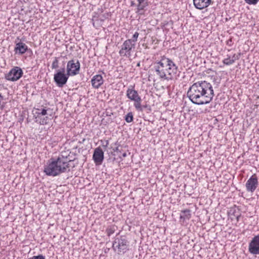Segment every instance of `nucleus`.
<instances>
[{
	"instance_id": "nucleus-22",
	"label": "nucleus",
	"mask_w": 259,
	"mask_h": 259,
	"mask_svg": "<svg viewBox=\"0 0 259 259\" xmlns=\"http://www.w3.org/2000/svg\"><path fill=\"white\" fill-rule=\"evenodd\" d=\"M237 210L235 207L231 208L228 212V214L235 217L238 214L237 212L239 213V209H237Z\"/></svg>"
},
{
	"instance_id": "nucleus-23",
	"label": "nucleus",
	"mask_w": 259,
	"mask_h": 259,
	"mask_svg": "<svg viewBox=\"0 0 259 259\" xmlns=\"http://www.w3.org/2000/svg\"><path fill=\"white\" fill-rule=\"evenodd\" d=\"M139 33L138 32H136L134 35H133L132 38L128 39L127 40H131L132 42L134 43V44L136 45V42L137 41V39L139 36Z\"/></svg>"
},
{
	"instance_id": "nucleus-8",
	"label": "nucleus",
	"mask_w": 259,
	"mask_h": 259,
	"mask_svg": "<svg viewBox=\"0 0 259 259\" xmlns=\"http://www.w3.org/2000/svg\"><path fill=\"white\" fill-rule=\"evenodd\" d=\"M23 74V72L22 69L19 67L16 66L11 69L9 72L6 74L5 78L9 81H16L22 77Z\"/></svg>"
},
{
	"instance_id": "nucleus-11",
	"label": "nucleus",
	"mask_w": 259,
	"mask_h": 259,
	"mask_svg": "<svg viewBox=\"0 0 259 259\" xmlns=\"http://www.w3.org/2000/svg\"><path fill=\"white\" fill-rule=\"evenodd\" d=\"M104 158V152L100 147L96 148L94 151L93 159L96 165H101Z\"/></svg>"
},
{
	"instance_id": "nucleus-35",
	"label": "nucleus",
	"mask_w": 259,
	"mask_h": 259,
	"mask_svg": "<svg viewBox=\"0 0 259 259\" xmlns=\"http://www.w3.org/2000/svg\"><path fill=\"white\" fill-rule=\"evenodd\" d=\"M126 156H127L126 153L125 152H124L122 154V157L119 156V158L122 159V157H126Z\"/></svg>"
},
{
	"instance_id": "nucleus-38",
	"label": "nucleus",
	"mask_w": 259,
	"mask_h": 259,
	"mask_svg": "<svg viewBox=\"0 0 259 259\" xmlns=\"http://www.w3.org/2000/svg\"><path fill=\"white\" fill-rule=\"evenodd\" d=\"M84 141H85V139H83V140L82 141H79L78 143L81 144V143H83L84 142Z\"/></svg>"
},
{
	"instance_id": "nucleus-29",
	"label": "nucleus",
	"mask_w": 259,
	"mask_h": 259,
	"mask_svg": "<svg viewBox=\"0 0 259 259\" xmlns=\"http://www.w3.org/2000/svg\"><path fill=\"white\" fill-rule=\"evenodd\" d=\"M28 259H46L45 256L42 254H39L36 256H33Z\"/></svg>"
},
{
	"instance_id": "nucleus-1",
	"label": "nucleus",
	"mask_w": 259,
	"mask_h": 259,
	"mask_svg": "<svg viewBox=\"0 0 259 259\" xmlns=\"http://www.w3.org/2000/svg\"><path fill=\"white\" fill-rule=\"evenodd\" d=\"M187 96L194 104L201 105L209 103L214 96L211 84L205 80L194 83L190 87Z\"/></svg>"
},
{
	"instance_id": "nucleus-36",
	"label": "nucleus",
	"mask_w": 259,
	"mask_h": 259,
	"mask_svg": "<svg viewBox=\"0 0 259 259\" xmlns=\"http://www.w3.org/2000/svg\"><path fill=\"white\" fill-rule=\"evenodd\" d=\"M240 216H241L240 214H238L237 215L235 216L237 221H239V218H240Z\"/></svg>"
},
{
	"instance_id": "nucleus-17",
	"label": "nucleus",
	"mask_w": 259,
	"mask_h": 259,
	"mask_svg": "<svg viewBox=\"0 0 259 259\" xmlns=\"http://www.w3.org/2000/svg\"><path fill=\"white\" fill-rule=\"evenodd\" d=\"M191 217V210L189 209H186L181 210V214L180 218L181 220L185 221V220H189Z\"/></svg>"
},
{
	"instance_id": "nucleus-32",
	"label": "nucleus",
	"mask_w": 259,
	"mask_h": 259,
	"mask_svg": "<svg viewBox=\"0 0 259 259\" xmlns=\"http://www.w3.org/2000/svg\"><path fill=\"white\" fill-rule=\"evenodd\" d=\"M239 60L238 56L236 55V54H234L232 56V60H233V63L235 62L236 60Z\"/></svg>"
},
{
	"instance_id": "nucleus-9",
	"label": "nucleus",
	"mask_w": 259,
	"mask_h": 259,
	"mask_svg": "<svg viewBox=\"0 0 259 259\" xmlns=\"http://www.w3.org/2000/svg\"><path fill=\"white\" fill-rule=\"evenodd\" d=\"M69 75L57 72L54 75V80L58 87L62 88L67 82Z\"/></svg>"
},
{
	"instance_id": "nucleus-14",
	"label": "nucleus",
	"mask_w": 259,
	"mask_h": 259,
	"mask_svg": "<svg viewBox=\"0 0 259 259\" xmlns=\"http://www.w3.org/2000/svg\"><path fill=\"white\" fill-rule=\"evenodd\" d=\"M211 2V0H193L194 6L199 10L207 8Z\"/></svg>"
},
{
	"instance_id": "nucleus-15",
	"label": "nucleus",
	"mask_w": 259,
	"mask_h": 259,
	"mask_svg": "<svg viewBox=\"0 0 259 259\" xmlns=\"http://www.w3.org/2000/svg\"><path fill=\"white\" fill-rule=\"evenodd\" d=\"M92 85L95 89L99 88L104 82L103 77L100 74H97L91 79Z\"/></svg>"
},
{
	"instance_id": "nucleus-6",
	"label": "nucleus",
	"mask_w": 259,
	"mask_h": 259,
	"mask_svg": "<svg viewBox=\"0 0 259 259\" xmlns=\"http://www.w3.org/2000/svg\"><path fill=\"white\" fill-rule=\"evenodd\" d=\"M80 64L78 60L72 59L69 61L67 64L66 71L68 75L75 76L79 72Z\"/></svg>"
},
{
	"instance_id": "nucleus-39",
	"label": "nucleus",
	"mask_w": 259,
	"mask_h": 259,
	"mask_svg": "<svg viewBox=\"0 0 259 259\" xmlns=\"http://www.w3.org/2000/svg\"><path fill=\"white\" fill-rule=\"evenodd\" d=\"M140 65H140V62H138V63H137V66H138V67H140Z\"/></svg>"
},
{
	"instance_id": "nucleus-30",
	"label": "nucleus",
	"mask_w": 259,
	"mask_h": 259,
	"mask_svg": "<svg viewBox=\"0 0 259 259\" xmlns=\"http://www.w3.org/2000/svg\"><path fill=\"white\" fill-rule=\"evenodd\" d=\"M114 145H116V146H117V147H115V148H114L113 149V151H114V152H120V151L119 150V148H118V145H119V144H118V142H115V143H114Z\"/></svg>"
},
{
	"instance_id": "nucleus-28",
	"label": "nucleus",
	"mask_w": 259,
	"mask_h": 259,
	"mask_svg": "<svg viewBox=\"0 0 259 259\" xmlns=\"http://www.w3.org/2000/svg\"><path fill=\"white\" fill-rule=\"evenodd\" d=\"M244 1L249 5H255L258 3L259 0H244Z\"/></svg>"
},
{
	"instance_id": "nucleus-24",
	"label": "nucleus",
	"mask_w": 259,
	"mask_h": 259,
	"mask_svg": "<svg viewBox=\"0 0 259 259\" xmlns=\"http://www.w3.org/2000/svg\"><path fill=\"white\" fill-rule=\"evenodd\" d=\"M39 118H40L39 123L41 125H46L48 123L49 118L48 116H46L43 118H41L40 117Z\"/></svg>"
},
{
	"instance_id": "nucleus-34",
	"label": "nucleus",
	"mask_w": 259,
	"mask_h": 259,
	"mask_svg": "<svg viewBox=\"0 0 259 259\" xmlns=\"http://www.w3.org/2000/svg\"><path fill=\"white\" fill-rule=\"evenodd\" d=\"M142 107H143V109L144 108H147L148 109H149V110H151V107L149 105H147V104H146V105H143L142 106Z\"/></svg>"
},
{
	"instance_id": "nucleus-20",
	"label": "nucleus",
	"mask_w": 259,
	"mask_h": 259,
	"mask_svg": "<svg viewBox=\"0 0 259 259\" xmlns=\"http://www.w3.org/2000/svg\"><path fill=\"white\" fill-rule=\"evenodd\" d=\"M38 111L36 112V114H37L38 118H40L41 115L44 116L46 115H47V111L48 109H46V108H43L41 109H37Z\"/></svg>"
},
{
	"instance_id": "nucleus-12",
	"label": "nucleus",
	"mask_w": 259,
	"mask_h": 259,
	"mask_svg": "<svg viewBox=\"0 0 259 259\" xmlns=\"http://www.w3.org/2000/svg\"><path fill=\"white\" fill-rule=\"evenodd\" d=\"M258 185V181L255 175H252L246 182L245 186L248 192H253Z\"/></svg>"
},
{
	"instance_id": "nucleus-16",
	"label": "nucleus",
	"mask_w": 259,
	"mask_h": 259,
	"mask_svg": "<svg viewBox=\"0 0 259 259\" xmlns=\"http://www.w3.org/2000/svg\"><path fill=\"white\" fill-rule=\"evenodd\" d=\"M126 96L130 100L133 101L140 97L138 92L134 89V86L131 85L126 91Z\"/></svg>"
},
{
	"instance_id": "nucleus-27",
	"label": "nucleus",
	"mask_w": 259,
	"mask_h": 259,
	"mask_svg": "<svg viewBox=\"0 0 259 259\" xmlns=\"http://www.w3.org/2000/svg\"><path fill=\"white\" fill-rule=\"evenodd\" d=\"M5 107V102L3 101V97L0 94V113Z\"/></svg>"
},
{
	"instance_id": "nucleus-13",
	"label": "nucleus",
	"mask_w": 259,
	"mask_h": 259,
	"mask_svg": "<svg viewBox=\"0 0 259 259\" xmlns=\"http://www.w3.org/2000/svg\"><path fill=\"white\" fill-rule=\"evenodd\" d=\"M28 50L32 52V51L30 49H28V46L25 43L22 41L16 42L15 47L14 48L15 54L21 55L25 53Z\"/></svg>"
},
{
	"instance_id": "nucleus-21",
	"label": "nucleus",
	"mask_w": 259,
	"mask_h": 259,
	"mask_svg": "<svg viewBox=\"0 0 259 259\" xmlns=\"http://www.w3.org/2000/svg\"><path fill=\"white\" fill-rule=\"evenodd\" d=\"M134 117L132 112L128 113L125 116V120L128 123L133 121Z\"/></svg>"
},
{
	"instance_id": "nucleus-5",
	"label": "nucleus",
	"mask_w": 259,
	"mask_h": 259,
	"mask_svg": "<svg viewBox=\"0 0 259 259\" xmlns=\"http://www.w3.org/2000/svg\"><path fill=\"white\" fill-rule=\"evenodd\" d=\"M135 47V44L132 42L131 40L126 39L122 45L119 54L121 57L130 58L132 56V53L134 52Z\"/></svg>"
},
{
	"instance_id": "nucleus-19",
	"label": "nucleus",
	"mask_w": 259,
	"mask_h": 259,
	"mask_svg": "<svg viewBox=\"0 0 259 259\" xmlns=\"http://www.w3.org/2000/svg\"><path fill=\"white\" fill-rule=\"evenodd\" d=\"M117 227L115 226H112L108 227L106 230V232L108 235V236H110L112 235L115 231Z\"/></svg>"
},
{
	"instance_id": "nucleus-3",
	"label": "nucleus",
	"mask_w": 259,
	"mask_h": 259,
	"mask_svg": "<svg viewBox=\"0 0 259 259\" xmlns=\"http://www.w3.org/2000/svg\"><path fill=\"white\" fill-rule=\"evenodd\" d=\"M153 69L160 78L164 80H172L179 76L178 66L171 59L164 56L154 63Z\"/></svg>"
},
{
	"instance_id": "nucleus-25",
	"label": "nucleus",
	"mask_w": 259,
	"mask_h": 259,
	"mask_svg": "<svg viewBox=\"0 0 259 259\" xmlns=\"http://www.w3.org/2000/svg\"><path fill=\"white\" fill-rule=\"evenodd\" d=\"M223 63L226 65H230L233 64V60H232V59H230V56H228L227 58L223 60Z\"/></svg>"
},
{
	"instance_id": "nucleus-40",
	"label": "nucleus",
	"mask_w": 259,
	"mask_h": 259,
	"mask_svg": "<svg viewBox=\"0 0 259 259\" xmlns=\"http://www.w3.org/2000/svg\"><path fill=\"white\" fill-rule=\"evenodd\" d=\"M75 167V165H73L72 166V168H73V167Z\"/></svg>"
},
{
	"instance_id": "nucleus-26",
	"label": "nucleus",
	"mask_w": 259,
	"mask_h": 259,
	"mask_svg": "<svg viewBox=\"0 0 259 259\" xmlns=\"http://www.w3.org/2000/svg\"><path fill=\"white\" fill-rule=\"evenodd\" d=\"M58 63L59 61L58 60V58L55 57L52 64V68L57 69V68H58Z\"/></svg>"
},
{
	"instance_id": "nucleus-31",
	"label": "nucleus",
	"mask_w": 259,
	"mask_h": 259,
	"mask_svg": "<svg viewBox=\"0 0 259 259\" xmlns=\"http://www.w3.org/2000/svg\"><path fill=\"white\" fill-rule=\"evenodd\" d=\"M109 145V141L106 140L105 142V143L102 144V147L104 148V149H106L107 147H108Z\"/></svg>"
},
{
	"instance_id": "nucleus-41",
	"label": "nucleus",
	"mask_w": 259,
	"mask_h": 259,
	"mask_svg": "<svg viewBox=\"0 0 259 259\" xmlns=\"http://www.w3.org/2000/svg\"><path fill=\"white\" fill-rule=\"evenodd\" d=\"M75 149H77V146H76V147H75Z\"/></svg>"
},
{
	"instance_id": "nucleus-37",
	"label": "nucleus",
	"mask_w": 259,
	"mask_h": 259,
	"mask_svg": "<svg viewBox=\"0 0 259 259\" xmlns=\"http://www.w3.org/2000/svg\"><path fill=\"white\" fill-rule=\"evenodd\" d=\"M237 56H238V59H239L240 56L242 55V53H239L238 54L236 55Z\"/></svg>"
},
{
	"instance_id": "nucleus-2",
	"label": "nucleus",
	"mask_w": 259,
	"mask_h": 259,
	"mask_svg": "<svg viewBox=\"0 0 259 259\" xmlns=\"http://www.w3.org/2000/svg\"><path fill=\"white\" fill-rule=\"evenodd\" d=\"M69 156L60 154L57 158L50 159L44 167V172L46 175L55 177L61 174L70 171V163L74 161L75 158L70 159L68 157Z\"/></svg>"
},
{
	"instance_id": "nucleus-10",
	"label": "nucleus",
	"mask_w": 259,
	"mask_h": 259,
	"mask_svg": "<svg viewBox=\"0 0 259 259\" xmlns=\"http://www.w3.org/2000/svg\"><path fill=\"white\" fill-rule=\"evenodd\" d=\"M248 251L253 255L259 254V234L254 236L249 243Z\"/></svg>"
},
{
	"instance_id": "nucleus-33",
	"label": "nucleus",
	"mask_w": 259,
	"mask_h": 259,
	"mask_svg": "<svg viewBox=\"0 0 259 259\" xmlns=\"http://www.w3.org/2000/svg\"><path fill=\"white\" fill-rule=\"evenodd\" d=\"M57 72H61V73H65V67L64 66L63 67H62L61 69H58L57 70Z\"/></svg>"
},
{
	"instance_id": "nucleus-7",
	"label": "nucleus",
	"mask_w": 259,
	"mask_h": 259,
	"mask_svg": "<svg viewBox=\"0 0 259 259\" xmlns=\"http://www.w3.org/2000/svg\"><path fill=\"white\" fill-rule=\"evenodd\" d=\"M131 6L136 7V13L139 15L145 14V8L148 6V0H130Z\"/></svg>"
},
{
	"instance_id": "nucleus-4",
	"label": "nucleus",
	"mask_w": 259,
	"mask_h": 259,
	"mask_svg": "<svg viewBox=\"0 0 259 259\" xmlns=\"http://www.w3.org/2000/svg\"><path fill=\"white\" fill-rule=\"evenodd\" d=\"M129 241L125 236H120L115 238L112 243V248L118 254H124L128 250Z\"/></svg>"
},
{
	"instance_id": "nucleus-18",
	"label": "nucleus",
	"mask_w": 259,
	"mask_h": 259,
	"mask_svg": "<svg viewBox=\"0 0 259 259\" xmlns=\"http://www.w3.org/2000/svg\"><path fill=\"white\" fill-rule=\"evenodd\" d=\"M133 101H134V106L136 109L139 111H143V107L141 105L142 99L141 97L136 99L135 100H133Z\"/></svg>"
}]
</instances>
